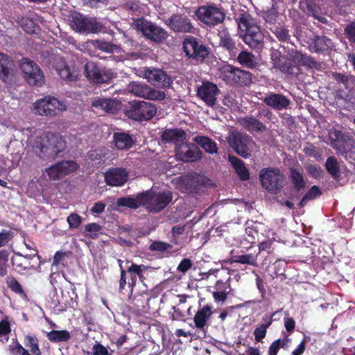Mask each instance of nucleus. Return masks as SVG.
I'll return each instance as SVG.
<instances>
[{
  "instance_id": "nucleus-27",
  "label": "nucleus",
  "mask_w": 355,
  "mask_h": 355,
  "mask_svg": "<svg viewBox=\"0 0 355 355\" xmlns=\"http://www.w3.org/2000/svg\"><path fill=\"white\" fill-rule=\"evenodd\" d=\"M238 122L243 128L250 133L263 132L267 130L266 125L252 115L241 117Z\"/></svg>"
},
{
  "instance_id": "nucleus-58",
  "label": "nucleus",
  "mask_w": 355,
  "mask_h": 355,
  "mask_svg": "<svg viewBox=\"0 0 355 355\" xmlns=\"http://www.w3.org/2000/svg\"><path fill=\"white\" fill-rule=\"evenodd\" d=\"M116 205L119 207H125L130 209H136L138 208L135 198L121 197L117 200Z\"/></svg>"
},
{
  "instance_id": "nucleus-56",
  "label": "nucleus",
  "mask_w": 355,
  "mask_h": 355,
  "mask_svg": "<svg viewBox=\"0 0 355 355\" xmlns=\"http://www.w3.org/2000/svg\"><path fill=\"white\" fill-rule=\"evenodd\" d=\"M147 269L146 266L145 265H137L135 263H132L130 267L126 270L128 274H135V276L139 277L140 280H143L144 278L143 272L146 271Z\"/></svg>"
},
{
  "instance_id": "nucleus-19",
  "label": "nucleus",
  "mask_w": 355,
  "mask_h": 355,
  "mask_svg": "<svg viewBox=\"0 0 355 355\" xmlns=\"http://www.w3.org/2000/svg\"><path fill=\"white\" fill-rule=\"evenodd\" d=\"M166 24L175 33H192L194 29L190 19L180 14L173 15Z\"/></svg>"
},
{
  "instance_id": "nucleus-38",
  "label": "nucleus",
  "mask_w": 355,
  "mask_h": 355,
  "mask_svg": "<svg viewBox=\"0 0 355 355\" xmlns=\"http://www.w3.org/2000/svg\"><path fill=\"white\" fill-rule=\"evenodd\" d=\"M228 160L241 180L245 181L250 179L249 171L245 167L243 161L234 155H229Z\"/></svg>"
},
{
  "instance_id": "nucleus-35",
  "label": "nucleus",
  "mask_w": 355,
  "mask_h": 355,
  "mask_svg": "<svg viewBox=\"0 0 355 355\" xmlns=\"http://www.w3.org/2000/svg\"><path fill=\"white\" fill-rule=\"evenodd\" d=\"M129 300L137 311L142 312L146 311H146H148L150 297L147 293L143 292L135 295L130 293Z\"/></svg>"
},
{
  "instance_id": "nucleus-63",
  "label": "nucleus",
  "mask_w": 355,
  "mask_h": 355,
  "mask_svg": "<svg viewBox=\"0 0 355 355\" xmlns=\"http://www.w3.org/2000/svg\"><path fill=\"white\" fill-rule=\"evenodd\" d=\"M95 44L97 49L107 53H112L117 48L116 45L101 40H96Z\"/></svg>"
},
{
  "instance_id": "nucleus-57",
  "label": "nucleus",
  "mask_w": 355,
  "mask_h": 355,
  "mask_svg": "<svg viewBox=\"0 0 355 355\" xmlns=\"http://www.w3.org/2000/svg\"><path fill=\"white\" fill-rule=\"evenodd\" d=\"M172 245L161 241H152L149 246V250L159 252H164L172 248Z\"/></svg>"
},
{
  "instance_id": "nucleus-64",
  "label": "nucleus",
  "mask_w": 355,
  "mask_h": 355,
  "mask_svg": "<svg viewBox=\"0 0 355 355\" xmlns=\"http://www.w3.org/2000/svg\"><path fill=\"white\" fill-rule=\"evenodd\" d=\"M306 170L309 175L312 178L318 179L322 176V170L321 167L316 164H311L306 166Z\"/></svg>"
},
{
  "instance_id": "nucleus-30",
  "label": "nucleus",
  "mask_w": 355,
  "mask_h": 355,
  "mask_svg": "<svg viewBox=\"0 0 355 355\" xmlns=\"http://www.w3.org/2000/svg\"><path fill=\"white\" fill-rule=\"evenodd\" d=\"M178 157L184 162H193L202 158V153L197 146L186 147L176 150Z\"/></svg>"
},
{
  "instance_id": "nucleus-48",
  "label": "nucleus",
  "mask_w": 355,
  "mask_h": 355,
  "mask_svg": "<svg viewBox=\"0 0 355 355\" xmlns=\"http://www.w3.org/2000/svg\"><path fill=\"white\" fill-rule=\"evenodd\" d=\"M14 237V233L10 230L3 229L0 232V250L3 249H12V240Z\"/></svg>"
},
{
  "instance_id": "nucleus-9",
  "label": "nucleus",
  "mask_w": 355,
  "mask_h": 355,
  "mask_svg": "<svg viewBox=\"0 0 355 355\" xmlns=\"http://www.w3.org/2000/svg\"><path fill=\"white\" fill-rule=\"evenodd\" d=\"M66 110L65 105L58 98L48 96L34 103V110L41 116H53Z\"/></svg>"
},
{
  "instance_id": "nucleus-60",
  "label": "nucleus",
  "mask_w": 355,
  "mask_h": 355,
  "mask_svg": "<svg viewBox=\"0 0 355 355\" xmlns=\"http://www.w3.org/2000/svg\"><path fill=\"white\" fill-rule=\"evenodd\" d=\"M319 5L316 3L315 0H303L300 1L301 9L309 15L314 9Z\"/></svg>"
},
{
  "instance_id": "nucleus-55",
  "label": "nucleus",
  "mask_w": 355,
  "mask_h": 355,
  "mask_svg": "<svg viewBox=\"0 0 355 355\" xmlns=\"http://www.w3.org/2000/svg\"><path fill=\"white\" fill-rule=\"evenodd\" d=\"M232 261L242 264H249L254 266H257L256 257L252 254L236 255L232 257Z\"/></svg>"
},
{
  "instance_id": "nucleus-13",
  "label": "nucleus",
  "mask_w": 355,
  "mask_h": 355,
  "mask_svg": "<svg viewBox=\"0 0 355 355\" xmlns=\"http://www.w3.org/2000/svg\"><path fill=\"white\" fill-rule=\"evenodd\" d=\"M85 71L87 77L94 83H109L115 78L114 73L111 69L105 67H99L94 62H87L85 64Z\"/></svg>"
},
{
  "instance_id": "nucleus-29",
  "label": "nucleus",
  "mask_w": 355,
  "mask_h": 355,
  "mask_svg": "<svg viewBox=\"0 0 355 355\" xmlns=\"http://www.w3.org/2000/svg\"><path fill=\"white\" fill-rule=\"evenodd\" d=\"M283 309H280L273 312L270 315H266L263 318L264 323L257 327L254 331V340L256 342H261L266 336L268 328L272 324L274 320H277L276 315L282 312Z\"/></svg>"
},
{
  "instance_id": "nucleus-52",
  "label": "nucleus",
  "mask_w": 355,
  "mask_h": 355,
  "mask_svg": "<svg viewBox=\"0 0 355 355\" xmlns=\"http://www.w3.org/2000/svg\"><path fill=\"white\" fill-rule=\"evenodd\" d=\"M24 343L26 347L30 348L31 352L34 355H42L39 347L38 339L35 336L26 335L24 337Z\"/></svg>"
},
{
  "instance_id": "nucleus-33",
  "label": "nucleus",
  "mask_w": 355,
  "mask_h": 355,
  "mask_svg": "<svg viewBox=\"0 0 355 355\" xmlns=\"http://www.w3.org/2000/svg\"><path fill=\"white\" fill-rule=\"evenodd\" d=\"M262 17L265 20L266 27L270 30L280 25L283 22L279 13L274 5H272L270 9L263 11Z\"/></svg>"
},
{
  "instance_id": "nucleus-37",
  "label": "nucleus",
  "mask_w": 355,
  "mask_h": 355,
  "mask_svg": "<svg viewBox=\"0 0 355 355\" xmlns=\"http://www.w3.org/2000/svg\"><path fill=\"white\" fill-rule=\"evenodd\" d=\"M162 141L164 144L178 143L186 138V132L180 128L166 129L161 135Z\"/></svg>"
},
{
  "instance_id": "nucleus-28",
  "label": "nucleus",
  "mask_w": 355,
  "mask_h": 355,
  "mask_svg": "<svg viewBox=\"0 0 355 355\" xmlns=\"http://www.w3.org/2000/svg\"><path fill=\"white\" fill-rule=\"evenodd\" d=\"M291 56L294 60L297 61L299 65L305 67L307 69L317 71H322L323 69L322 64L320 62L316 61L313 57L306 53H302L299 51H293Z\"/></svg>"
},
{
  "instance_id": "nucleus-7",
  "label": "nucleus",
  "mask_w": 355,
  "mask_h": 355,
  "mask_svg": "<svg viewBox=\"0 0 355 355\" xmlns=\"http://www.w3.org/2000/svg\"><path fill=\"white\" fill-rule=\"evenodd\" d=\"M227 139L230 146L239 155L245 159L251 156L254 141L248 135L239 131H232Z\"/></svg>"
},
{
  "instance_id": "nucleus-10",
  "label": "nucleus",
  "mask_w": 355,
  "mask_h": 355,
  "mask_svg": "<svg viewBox=\"0 0 355 355\" xmlns=\"http://www.w3.org/2000/svg\"><path fill=\"white\" fill-rule=\"evenodd\" d=\"M40 256L37 249H34V253L23 255L17 252L12 257L11 262L14 269L18 273H23L31 270H36L40 268L41 261Z\"/></svg>"
},
{
  "instance_id": "nucleus-12",
  "label": "nucleus",
  "mask_w": 355,
  "mask_h": 355,
  "mask_svg": "<svg viewBox=\"0 0 355 355\" xmlns=\"http://www.w3.org/2000/svg\"><path fill=\"white\" fill-rule=\"evenodd\" d=\"M71 26L79 33H96L101 28V25L95 18L85 17L80 13L73 15Z\"/></svg>"
},
{
  "instance_id": "nucleus-17",
  "label": "nucleus",
  "mask_w": 355,
  "mask_h": 355,
  "mask_svg": "<svg viewBox=\"0 0 355 355\" xmlns=\"http://www.w3.org/2000/svg\"><path fill=\"white\" fill-rule=\"evenodd\" d=\"M219 92L217 85L209 81L202 82V85L197 87L198 96L209 107L216 105V96Z\"/></svg>"
},
{
  "instance_id": "nucleus-3",
  "label": "nucleus",
  "mask_w": 355,
  "mask_h": 355,
  "mask_svg": "<svg viewBox=\"0 0 355 355\" xmlns=\"http://www.w3.org/2000/svg\"><path fill=\"white\" fill-rule=\"evenodd\" d=\"M195 14L202 23L211 28L222 24L225 19L224 9L214 3L199 6Z\"/></svg>"
},
{
  "instance_id": "nucleus-61",
  "label": "nucleus",
  "mask_w": 355,
  "mask_h": 355,
  "mask_svg": "<svg viewBox=\"0 0 355 355\" xmlns=\"http://www.w3.org/2000/svg\"><path fill=\"white\" fill-rule=\"evenodd\" d=\"M8 347L12 355H32L18 341L15 345H10Z\"/></svg>"
},
{
  "instance_id": "nucleus-43",
  "label": "nucleus",
  "mask_w": 355,
  "mask_h": 355,
  "mask_svg": "<svg viewBox=\"0 0 355 355\" xmlns=\"http://www.w3.org/2000/svg\"><path fill=\"white\" fill-rule=\"evenodd\" d=\"M217 289L222 291H214L212 293L213 297L216 302H224L227 297L229 291H227V288L230 289V284L227 282H223L221 280H218L216 282Z\"/></svg>"
},
{
  "instance_id": "nucleus-26",
  "label": "nucleus",
  "mask_w": 355,
  "mask_h": 355,
  "mask_svg": "<svg viewBox=\"0 0 355 355\" xmlns=\"http://www.w3.org/2000/svg\"><path fill=\"white\" fill-rule=\"evenodd\" d=\"M105 180L110 186H122L128 180V173L122 168H112L105 173Z\"/></svg>"
},
{
  "instance_id": "nucleus-5",
  "label": "nucleus",
  "mask_w": 355,
  "mask_h": 355,
  "mask_svg": "<svg viewBox=\"0 0 355 355\" xmlns=\"http://www.w3.org/2000/svg\"><path fill=\"white\" fill-rule=\"evenodd\" d=\"M259 176L263 187L268 192L276 194L284 186L285 175L277 168H263L261 171Z\"/></svg>"
},
{
  "instance_id": "nucleus-49",
  "label": "nucleus",
  "mask_w": 355,
  "mask_h": 355,
  "mask_svg": "<svg viewBox=\"0 0 355 355\" xmlns=\"http://www.w3.org/2000/svg\"><path fill=\"white\" fill-rule=\"evenodd\" d=\"M270 31L281 42H288L291 39L288 29L282 24Z\"/></svg>"
},
{
  "instance_id": "nucleus-62",
  "label": "nucleus",
  "mask_w": 355,
  "mask_h": 355,
  "mask_svg": "<svg viewBox=\"0 0 355 355\" xmlns=\"http://www.w3.org/2000/svg\"><path fill=\"white\" fill-rule=\"evenodd\" d=\"M70 229L78 228L82 223V217L76 213L71 214L67 218Z\"/></svg>"
},
{
  "instance_id": "nucleus-39",
  "label": "nucleus",
  "mask_w": 355,
  "mask_h": 355,
  "mask_svg": "<svg viewBox=\"0 0 355 355\" xmlns=\"http://www.w3.org/2000/svg\"><path fill=\"white\" fill-rule=\"evenodd\" d=\"M235 21L238 25L239 29L245 33L249 30L252 25H255L250 14L246 11L242 10L235 15Z\"/></svg>"
},
{
  "instance_id": "nucleus-15",
  "label": "nucleus",
  "mask_w": 355,
  "mask_h": 355,
  "mask_svg": "<svg viewBox=\"0 0 355 355\" xmlns=\"http://www.w3.org/2000/svg\"><path fill=\"white\" fill-rule=\"evenodd\" d=\"M79 166L72 160L59 162L46 169L51 180H58L78 170Z\"/></svg>"
},
{
  "instance_id": "nucleus-46",
  "label": "nucleus",
  "mask_w": 355,
  "mask_h": 355,
  "mask_svg": "<svg viewBox=\"0 0 355 355\" xmlns=\"http://www.w3.org/2000/svg\"><path fill=\"white\" fill-rule=\"evenodd\" d=\"M325 167L328 173L332 178L339 180L340 176V167L337 159L334 157H329L327 159Z\"/></svg>"
},
{
  "instance_id": "nucleus-50",
  "label": "nucleus",
  "mask_w": 355,
  "mask_h": 355,
  "mask_svg": "<svg viewBox=\"0 0 355 355\" xmlns=\"http://www.w3.org/2000/svg\"><path fill=\"white\" fill-rule=\"evenodd\" d=\"M102 226L96 223H88L85 226L84 235L90 239H96L101 233Z\"/></svg>"
},
{
  "instance_id": "nucleus-36",
  "label": "nucleus",
  "mask_w": 355,
  "mask_h": 355,
  "mask_svg": "<svg viewBox=\"0 0 355 355\" xmlns=\"http://www.w3.org/2000/svg\"><path fill=\"white\" fill-rule=\"evenodd\" d=\"M113 141L115 147L119 150L130 149L135 143L132 136L125 132H114Z\"/></svg>"
},
{
  "instance_id": "nucleus-18",
  "label": "nucleus",
  "mask_w": 355,
  "mask_h": 355,
  "mask_svg": "<svg viewBox=\"0 0 355 355\" xmlns=\"http://www.w3.org/2000/svg\"><path fill=\"white\" fill-rule=\"evenodd\" d=\"M329 139L331 146L338 153L343 155L349 150L351 137L348 135L333 128L329 131Z\"/></svg>"
},
{
  "instance_id": "nucleus-22",
  "label": "nucleus",
  "mask_w": 355,
  "mask_h": 355,
  "mask_svg": "<svg viewBox=\"0 0 355 355\" xmlns=\"http://www.w3.org/2000/svg\"><path fill=\"white\" fill-rule=\"evenodd\" d=\"M263 102L275 110H286L290 107L291 100L282 94L270 93L262 98Z\"/></svg>"
},
{
  "instance_id": "nucleus-20",
  "label": "nucleus",
  "mask_w": 355,
  "mask_h": 355,
  "mask_svg": "<svg viewBox=\"0 0 355 355\" xmlns=\"http://www.w3.org/2000/svg\"><path fill=\"white\" fill-rule=\"evenodd\" d=\"M173 198V193L169 190L159 192L152 191L150 212L161 211L170 204Z\"/></svg>"
},
{
  "instance_id": "nucleus-6",
  "label": "nucleus",
  "mask_w": 355,
  "mask_h": 355,
  "mask_svg": "<svg viewBox=\"0 0 355 355\" xmlns=\"http://www.w3.org/2000/svg\"><path fill=\"white\" fill-rule=\"evenodd\" d=\"M157 107L151 103L144 101H133L129 103L126 116L133 120L142 121L150 120L156 114Z\"/></svg>"
},
{
  "instance_id": "nucleus-4",
  "label": "nucleus",
  "mask_w": 355,
  "mask_h": 355,
  "mask_svg": "<svg viewBox=\"0 0 355 355\" xmlns=\"http://www.w3.org/2000/svg\"><path fill=\"white\" fill-rule=\"evenodd\" d=\"M220 77L227 84L239 87H248L252 83V73L232 65H226L220 69Z\"/></svg>"
},
{
  "instance_id": "nucleus-14",
  "label": "nucleus",
  "mask_w": 355,
  "mask_h": 355,
  "mask_svg": "<svg viewBox=\"0 0 355 355\" xmlns=\"http://www.w3.org/2000/svg\"><path fill=\"white\" fill-rule=\"evenodd\" d=\"M204 300L205 298L199 299L198 309L195 313L193 320L194 326L197 329L206 331L214 310L211 304H202V303Z\"/></svg>"
},
{
  "instance_id": "nucleus-59",
  "label": "nucleus",
  "mask_w": 355,
  "mask_h": 355,
  "mask_svg": "<svg viewBox=\"0 0 355 355\" xmlns=\"http://www.w3.org/2000/svg\"><path fill=\"white\" fill-rule=\"evenodd\" d=\"M11 331L9 318L3 313L0 321V338L7 336Z\"/></svg>"
},
{
  "instance_id": "nucleus-16",
  "label": "nucleus",
  "mask_w": 355,
  "mask_h": 355,
  "mask_svg": "<svg viewBox=\"0 0 355 355\" xmlns=\"http://www.w3.org/2000/svg\"><path fill=\"white\" fill-rule=\"evenodd\" d=\"M129 90L137 96L153 101H162L166 97L164 92L155 90L145 84L132 82L128 86Z\"/></svg>"
},
{
  "instance_id": "nucleus-54",
  "label": "nucleus",
  "mask_w": 355,
  "mask_h": 355,
  "mask_svg": "<svg viewBox=\"0 0 355 355\" xmlns=\"http://www.w3.org/2000/svg\"><path fill=\"white\" fill-rule=\"evenodd\" d=\"M6 284L8 288H10L12 292L19 295H25L21 285L13 276H7L6 278Z\"/></svg>"
},
{
  "instance_id": "nucleus-47",
  "label": "nucleus",
  "mask_w": 355,
  "mask_h": 355,
  "mask_svg": "<svg viewBox=\"0 0 355 355\" xmlns=\"http://www.w3.org/2000/svg\"><path fill=\"white\" fill-rule=\"evenodd\" d=\"M220 44L229 51L231 56H235L239 51L236 42L228 34L221 37Z\"/></svg>"
},
{
  "instance_id": "nucleus-2",
  "label": "nucleus",
  "mask_w": 355,
  "mask_h": 355,
  "mask_svg": "<svg viewBox=\"0 0 355 355\" xmlns=\"http://www.w3.org/2000/svg\"><path fill=\"white\" fill-rule=\"evenodd\" d=\"M182 48L188 59L196 64L204 63L211 53L210 48L202 40L193 35L184 39Z\"/></svg>"
},
{
  "instance_id": "nucleus-51",
  "label": "nucleus",
  "mask_w": 355,
  "mask_h": 355,
  "mask_svg": "<svg viewBox=\"0 0 355 355\" xmlns=\"http://www.w3.org/2000/svg\"><path fill=\"white\" fill-rule=\"evenodd\" d=\"M10 254L9 249L0 250V277H5L8 272V258Z\"/></svg>"
},
{
  "instance_id": "nucleus-44",
  "label": "nucleus",
  "mask_w": 355,
  "mask_h": 355,
  "mask_svg": "<svg viewBox=\"0 0 355 355\" xmlns=\"http://www.w3.org/2000/svg\"><path fill=\"white\" fill-rule=\"evenodd\" d=\"M48 339L51 343L67 342L71 338V334L67 330H52L47 333Z\"/></svg>"
},
{
  "instance_id": "nucleus-23",
  "label": "nucleus",
  "mask_w": 355,
  "mask_h": 355,
  "mask_svg": "<svg viewBox=\"0 0 355 355\" xmlns=\"http://www.w3.org/2000/svg\"><path fill=\"white\" fill-rule=\"evenodd\" d=\"M146 78L153 85L157 87H167L171 85L172 80L168 75L163 70L153 69L145 73Z\"/></svg>"
},
{
  "instance_id": "nucleus-11",
  "label": "nucleus",
  "mask_w": 355,
  "mask_h": 355,
  "mask_svg": "<svg viewBox=\"0 0 355 355\" xmlns=\"http://www.w3.org/2000/svg\"><path fill=\"white\" fill-rule=\"evenodd\" d=\"M135 25L146 37L155 42H163L168 37V33L164 28L143 18L136 19Z\"/></svg>"
},
{
  "instance_id": "nucleus-24",
  "label": "nucleus",
  "mask_w": 355,
  "mask_h": 355,
  "mask_svg": "<svg viewBox=\"0 0 355 355\" xmlns=\"http://www.w3.org/2000/svg\"><path fill=\"white\" fill-rule=\"evenodd\" d=\"M296 62L293 58L289 60L283 57L275 60L274 66L284 74L297 77L302 73V69Z\"/></svg>"
},
{
  "instance_id": "nucleus-31",
  "label": "nucleus",
  "mask_w": 355,
  "mask_h": 355,
  "mask_svg": "<svg viewBox=\"0 0 355 355\" xmlns=\"http://www.w3.org/2000/svg\"><path fill=\"white\" fill-rule=\"evenodd\" d=\"M334 47L331 40L326 36H315L310 45L311 50L318 53H329Z\"/></svg>"
},
{
  "instance_id": "nucleus-40",
  "label": "nucleus",
  "mask_w": 355,
  "mask_h": 355,
  "mask_svg": "<svg viewBox=\"0 0 355 355\" xmlns=\"http://www.w3.org/2000/svg\"><path fill=\"white\" fill-rule=\"evenodd\" d=\"M58 73L60 78L67 82L76 81L79 78V71L74 66L65 64L63 67L58 69Z\"/></svg>"
},
{
  "instance_id": "nucleus-34",
  "label": "nucleus",
  "mask_w": 355,
  "mask_h": 355,
  "mask_svg": "<svg viewBox=\"0 0 355 355\" xmlns=\"http://www.w3.org/2000/svg\"><path fill=\"white\" fill-rule=\"evenodd\" d=\"M92 106L107 112L114 113L118 110L119 103L118 101L111 98H97L92 101Z\"/></svg>"
},
{
  "instance_id": "nucleus-1",
  "label": "nucleus",
  "mask_w": 355,
  "mask_h": 355,
  "mask_svg": "<svg viewBox=\"0 0 355 355\" xmlns=\"http://www.w3.org/2000/svg\"><path fill=\"white\" fill-rule=\"evenodd\" d=\"M66 148V142L58 135L46 132L44 137H37L33 145V150L42 159L55 158Z\"/></svg>"
},
{
  "instance_id": "nucleus-41",
  "label": "nucleus",
  "mask_w": 355,
  "mask_h": 355,
  "mask_svg": "<svg viewBox=\"0 0 355 355\" xmlns=\"http://www.w3.org/2000/svg\"><path fill=\"white\" fill-rule=\"evenodd\" d=\"M237 61L242 66L249 69H254L258 65L255 55L247 51H242L239 53Z\"/></svg>"
},
{
  "instance_id": "nucleus-8",
  "label": "nucleus",
  "mask_w": 355,
  "mask_h": 355,
  "mask_svg": "<svg viewBox=\"0 0 355 355\" xmlns=\"http://www.w3.org/2000/svg\"><path fill=\"white\" fill-rule=\"evenodd\" d=\"M19 67L24 73V78L31 86L41 87L45 83V77L40 67L28 58H22Z\"/></svg>"
},
{
  "instance_id": "nucleus-45",
  "label": "nucleus",
  "mask_w": 355,
  "mask_h": 355,
  "mask_svg": "<svg viewBox=\"0 0 355 355\" xmlns=\"http://www.w3.org/2000/svg\"><path fill=\"white\" fill-rule=\"evenodd\" d=\"M198 182H199L198 180H196L194 178H188V176L181 177L179 180L180 189L188 193H192L196 191Z\"/></svg>"
},
{
  "instance_id": "nucleus-53",
  "label": "nucleus",
  "mask_w": 355,
  "mask_h": 355,
  "mask_svg": "<svg viewBox=\"0 0 355 355\" xmlns=\"http://www.w3.org/2000/svg\"><path fill=\"white\" fill-rule=\"evenodd\" d=\"M151 196L152 191H146L141 193H138L135 199L137 200V204L138 205V208L140 206H147V209L150 211V203H151Z\"/></svg>"
},
{
  "instance_id": "nucleus-42",
  "label": "nucleus",
  "mask_w": 355,
  "mask_h": 355,
  "mask_svg": "<svg viewBox=\"0 0 355 355\" xmlns=\"http://www.w3.org/2000/svg\"><path fill=\"white\" fill-rule=\"evenodd\" d=\"M194 141L207 153L209 154H216L218 153L216 143L209 137L206 136H198L194 138Z\"/></svg>"
},
{
  "instance_id": "nucleus-21",
  "label": "nucleus",
  "mask_w": 355,
  "mask_h": 355,
  "mask_svg": "<svg viewBox=\"0 0 355 355\" xmlns=\"http://www.w3.org/2000/svg\"><path fill=\"white\" fill-rule=\"evenodd\" d=\"M243 40L252 49L261 50L264 45V35L257 24L245 32Z\"/></svg>"
},
{
  "instance_id": "nucleus-25",
  "label": "nucleus",
  "mask_w": 355,
  "mask_h": 355,
  "mask_svg": "<svg viewBox=\"0 0 355 355\" xmlns=\"http://www.w3.org/2000/svg\"><path fill=\"white\" fill-rule=\"evenodd\" d=\"M15 62L8 54L0 52V78L4 83H8L14 76Z\"/></svg>"
},
{
  "instance_id": "nucleus-32",
  "label": "nucleus",
  "mask_w": 355,
  "mask_h": 355,
  "mask_svg": "<svg viewBox=\"0 0 355 355\" xmlns=\"http://www.w3.org/2000/svg\"><path fill=\"white\" fill-rule=\"evenodd\" d=\"M288 178L292 184V191L298 193L305 188L306 181L302 173L298 169L293 167L290 168Z\"/></svg>"
}]
</instances>
